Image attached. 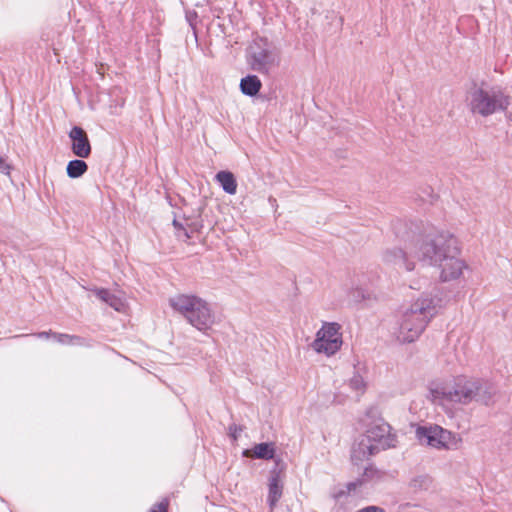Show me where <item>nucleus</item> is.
I'll return each mask as SVG.
<instances>
[{
  "mask_svg": "<svg viewBox=\"0 0 512 512\" xmlns=\"http://www.w3.org/2000/svg\"><path fill=\"white\" fill-rule=\"evenodd\" d=\"M416 436L420 442H425L437 449H457L461 443L459 436L438 425L419 426L416 429Z\"/></svg>",
  "mask_w": 512,
  "mask_h": 512,
  "instance_id": "nucleus-6",
  "label": "nucleus"
},
{
  "mask_svg": "<svg viewBox=\"0 0 512 512\" xmlns=\"http://www.w3.org/2000/svg\"><path fill=\"white\" fill-rule=\"evenodd\" d=\"M246 61L253 71L268 75L279 65L280 58L267 38L256 36L246 49Z\"/></svg>",
  "mask_w": 512,
  "mask_h": 512,
  "instance_id": "nucleus-5",
  "label": "nucleus"
},
{
  "mask_svg": "<svg viewBox=\"0 0 512 512\" xmlns=\"http://www.w3.org/2000/svg\"><path fill=\"white\" fill-rule=\"evenodd\" d=\"M433 487V479L428 474H417L408 482V490L412 494H419Z\"/></svg>",
  "mask_w": 512,
  "mask_h": 512,
  "instance_id": "nucleus-17",
  "label": "nucleus"
},
{
  "mask_svg": "<svg viewBox=\"0 0 512 512\" xmlns=\"http://www.w3.org/2000/svg\"><path fill=\"white\" fill-rule=\"evenodd\" d=\"M364 436L376 445L379 452L395 446L396 439L391 434V427L383 420L371 425Z\"/></svg>",
  "mask_w": 512,
  "mask_h": 512,
  "instance_id": "nucleus-8",
  "label": "nucleus"
},
{
  "mask_svg": "<svg viewBox=\"0 0 512 512\" xmlns=\"http://www.w3.org/2000/svg\"><path fill=\"white\" fill-rule=\"evenodd\" d=\"M337 323H325L317 332L312 348L318 353L327 356L334 355L342 346V336Z\"/></svg>",
  "mask_w": 512,
  "mask_h": 512,
  "instance_id": "nucleus-7",
  "label": "nucleus"
},
{
  "mask_svg": "<svg viewBox=\"0 0 512 512\" xmlns=\"http://www.w3.org/2000/svg\"><path fill=\"white\" fill-rule=\"evenodd\" d=\"M506 117H507V119H508L509 121H511V122H512V112L507 113V114H506Z\"/></svg>",
  "mask_w": 512,
  "mask_h": 512,
  "instance_id": "nucleus-33",
  "label": "nucleus"
},
{
  "mask_svg": "<svg viewBox=\"0 0 512 512\" xmlns=\"http://www.w3.org/2000/svg\"><path fill=\"white\" fill-rule=\"evenodd\" d=\"M228 431H229V436L233 440H237V438L239 437L240 433L242 432V427L238 426L236 424H231L229 426V428H228Z\"/></svg>",
  "mask_w": 512,
  "mask_h": 512,
  "instance_id": "nucleus-25",
  "label": "nucleus"
},
{
  "mask_svg": "<svg viewBox=\"0 0 512 512\" xmlns=\"http://www.w3.org/2000/svg\"><path fill=\"white\" fill-rule=\"evenodd\" d=\"M261 87L262 83L256 75H248L240 81V90L246 96H256Z\"/></svg>",
  "mask_w": 512,
  "mask_h": 512,
  "instance_id": "nucleus-18",
  "label": "nucleus"
},
{
  "mask_svg": "<svg viewBox=\"0 0 512 512\" xmlns=\"http://www.w3.org/2000/svg\"><path fill=\"white\" fill-rule=\"evenodd\" d=\"M511 97L494 86L489 89L474 87L468 96V106L473 114L488 117L499 111H506L510 105Z\"/></svg>",
  "mask_w": 512,
  "mask_h": 512,
  "instance_id": "nucleus-4",
  "label": "nucleus"
},
{
  "mask_svg": "<svg viewBox=\"0 0 512 512\" xmlns=\"http://www.w3.org/2000/svg\"><path fill=\"white\" fill-rule=\"evenodd\" d=\"M436 314L435 299L428 296L417 299L402 315L397 335L398 340L403 343L415 341Z\"/></svg>",
  "mask_w": 512,
  "mask_h": 512,
  "instance_id": "nucleus-3",
  "label": "nucleus"
},
{
  "mask_svg": "<svg viewBox=\"0 0 512 512\" xmlns=\"http://www.w3.org/2000/svg\"><path fill=\"white\" fill-rule=\"evenodd\" d=\"M215 179L217 180V182L220 184V186L226 193H228L230 195H234L236 193L237 182H236L235 176L232 172L219 171L215 175Z\"/></svg>",
  "mask_w": 512,
  "mask_h": 512,
  "instance_id": "nucleus-19",
  "label": "nucleus"
},
{
  "mask_svg": "<svg viewBox=\"0 0 512 512\" xmlns=\"http://www.w3.org/2000/svg\"><path fill=\"white\" fill-rule=\"evenodd\" d=\"M96 296L107 303L110 307L114 308L116 311H120L123 307V303L120 298L110 293L109 290L101 288L96 290Z\"/></svg>",
  "mask_w": 512,
  "mask_h": 512,
  "instance_id": "nucleus-21",
  "label": "nucleus"
},
{
  "mask_svg": "<svg viewBox=\"0 0 512 512\" xmlns=\"http://www.w3.org/2000/svg\"><path fill=\"white\" fill-rule=\"evenodd\" d=\"M350 387L355 391H363L364 389V381L360 375H354L349 382Z\"/></svg>",
  "mask_w": 512,
  "mask_h": 512,
  "instance_id": "nucleus-23",
  "label": "nucleus"
},
{
  "mask_svg": "<svg viewBox=\"0 0 512 512\" xmlns=\"http://www.w3.org/2000/svg\"><path fill=\"white\" fill-rule=\"evenodd\" d=\"M198 15L195 11H187L186 12V19L189 23V25L192 27V29H195V20L197 19Z\"/></svg>",
  "mask_w": 512,
  "mask_h": 512,
  "instance_id": "nucleus-28",
  "label": "nucleus"
},
{
  "mask_svg": "<svg viewBox=\"0 0 512 512\" xmlns=\"http://www.w3.org/2000/svg\"><path fill=\"white\" fill-rule=\"evenodd\" d=\"M435 399H444L450 402L469 404L472 401L486 406L490 405L494 390L492 386L481 379L459 376L452 384L438 385L431 389Z\"/></svg>",
  "mask_w": 512,
  "mask_h": 512,
  "instance_id": "nucleus-2",
  "label": "nucleus"
},
{
  "mask_svg": "<svg viewBox=\"0 0 512 512\" xmlns=\"http://www.w3.org/2000/svg\"><path fill=\"white\" fill-rule=\"evenodd\" d=\"M150 512H168L167 511V504L160 502L158 503L154 508L150 510Z\"/></svg>",
  "mask_w": 512,
  "mask_h": 512,
  "instance_id": "nucleus-31",
  "label": "nucleus"
},
{
  "mask_svg": "<svg viewBox=\"0 0 512 512\" xmlns=\"http://www.w3.org/2000/svg\"><path fill=\"white\" fill-rule=\"evenodd\" d=\"M69 344L70 345H83L84 339L80 336L69 335Z\"/></svg>",
  "mask_w": 512,
  "mask_h": 512,
  "instance_id": "nucleus-29",
  "label": "nucleus"
},
{
  "mask_svg": "<svg viewBox=\"0 0 512 512\" xmlns=\"http://www.w3.org/2000/svg\"><path fill=\"white\" fill-rule=\"evenodd\" d=\"M378 452L376 445L371 443L370 440L363 435L352 447L351 460L354 464H358Z\"/></svg>",
  "mask_w": 512,
  "mask_h": 512,
  "instance_id": "nucleus-13",
  "label": "nucleus"
},
{
  "mask_svg": "<svg viewBox=\"0 0 512 512\" xmlns=\"http://www.w3.org/2000/svg\"><path fill=\"white\" fill-rule=\"evenodd\" d=\"M68 135L74 155L79 158H88L91 154V144L86 131L80 126H74Z\"/></svg>",
  "mask_w": 512,
  "mask_h": 512,
  "instance_id": "nucleus-10",
  "label": "nucleus"
},
{
  "mask_svg": "<svg viewBox=\"0 0 512 512\" xmlns=\"http://www.w3.org/2000/svg\"><path fill=\"white\" fill-rule=\"evenodd\" d=\"M188 323L202 332L210 329L214 325L215 315L205 300H203L201 304H198Z\"/></svg>",
  "mask_w": 512,
  "mask_h": 512,
  "instance_id": "nucleus-11",
  "label": "nucleus"
},
{
  "mask_svg": "<svg viewBox=\"0 0 512 512\" xmlns=\"http://www.w3.org/2000/svg\"><path fill=\"white\" fill-rule=\"evenodd\" d=\"M52 333H53L52 331H43V332L36 333L34 335L39 338H48V337L52 336Z\"/></svg>",
  "mask_w": 512,
  "mask_h": 512,
  "instance_id": "nucleus-32",
  "label": "nucleus"
},
{
  "mask_svg": "<svg viewBox=\"0 0 512 512\" xmlns=\"http://www.w3.org/2000/svg\"><path fill=\"white\" fill-rule=\"evenodd\" d=\"M12 166L6 162V159L0 155V172L5 175H10Z\"/></svg>",
  "mask_w": 512,
  "mask_h": 512,
  "instance_id": "nucleus-26",
  "label": "nucleus"
},
{
  "mask_svg": "<svg viewBox=\"0 0 512 512\" xmlns=\"http://www.w3.org/2000/svg\"><path fill=\"white\" fill-rule=\"evenodd\" d=\"M173 226L177 230L176 235L178 238L184 237L185 240L191 238V235L189 234L188 229L186 228V224L184 225L181 222H179L177 219H174Z\"/></svg>",
  "mask_w": 512,
  "mask_h": 512,
  "instance_id": "nucleus-22",
  "label": "nucleus"
},
{
  "mask_svg": "<svg viewBox=\"0 0 512 512\" xmlns=\"http://www.w3.org/2000/svg\"><path fill=\"white\" fill-rule=\"evenodd\" d=\"M414 253L419 261L437 267L443 282L459 278L466 267L458 258V241L449 232L427 235L416 244Z\"/></svg>",
  "mask_w": 512,
  "mask_h": 512,
  "instance_id": "nucleus-1",
  "label": "nucleus"
},
{
  "mask_svg": "<svg viewBox=\"0 0 512 512\" xmlns=\"http://www.w3.org/2000/svg\"><path fill=\"white\" fill-rule=\"evenodd\" d=\"M88 170V165L82 159H74L68 162L66 167L67 175L70 178H79Z\"/></svg>",
  "mask_w": 512,
  "mask_h": 512,
  "instance_id": "nucleus-20",
  "label": "nucleus"
},
{
  "mask_svg": "<svg viewBox=\"0 0 512 512\" xmlns=\"http://www.w3.org/2000/svg\"><path fill=\"white\" fill-rule=\"evenodd\" d=\"M383 261L389 265L405 268L407 271H412L415 267L414 262L408 259L407 253L400 248L387 249L383 253Z\"/></svg>",
  "mask_w": 512,
  "mask_h": 512,
  "instance_id": "nucleus-14",
  "label": "nucleus"
},
{
  "mask_svg": "<svg viewBox=\"0 0 512 512\" xmlns=\"http://www.w3.org/2000/svg\"><path fill=\"white\" fill-rule=\"evenodd\" d=\"M202 301V298L195 295L179 294L170 298L169 304L175 311L181 314L187 322H189L196 310V307L198 304H201Z\"/></svg>",
  "mask_w": 512,
  "mask_h": 512,
  "instance_id": "nucleus-9",
  "label": "nucleus"
},
{
  "mask_svg": "<svg viewBox=\"0 0 512 512\" xmlns=\"http://www.w3.org/2000/svg\"><path fill=\"white\" fill-rule=\"evenodd\" d=\"M381 477L380 471L377 470L372 465L365 468L362 476L353 482H349L346 485L347 490H340L335 494V498L339 499L342 496L349 494L351 491L356 490L359 486L367 483L368 481H372L374 479H379Z\"/></svg>",
  "mask_w": 512,
  "mask_h": 512,
  "instance_id": "nucleus-15",
  "label": "nucleus"
},
{
  "mask_svg": "<svg viewBox=\"0 0 512 512\" xmlns=\"http://www.w3.org/2000/svg\"><path fill=\"white\" fill-rule=\"evenodd\" d=\"M52 337H54L57 340V342L61 344H69V334L52 333Z\"/></svg>",
  "mask_w": 512,
  "mask_h": 512,
  "instance_id": "nucleus-27",
  "label": "nucleus"
},
{
  "mask_svg": "<svg viewBox=\"0 0 512 512\" xmlns=\"http://www.w3.org/2000/svg\"><path fill=\"white\" fill-rule=\"evenodd\" d=\"M245 457L253 459L270 460L275 456V447L272 442H262L256 444L251 449H246L243 452Z\"/></svg>",
  "mask_w": 512,
  "mask_h": 512,
  "instance_id": "nucleus-16",
  "label": "nucleus"
},
{
  "mask_svg": "<svg viewBox=\"0 0 512 512\" xmlns=\"http://www.w3.org/2000/svg\"><path fill=\"white\" fill-rule=\"evenodd\" d=\"M276 466H278V463H276ZM282 494L283 484L281 483L280 480V470H278L277 467H275L273 470L270 471L268 483L267 503L271 511H273V509L276 507L278 501L282 497Z\"/></svg>",
  "mask_w": 512,
  "mask_h": 512,
  "instance_id": "nucleus-12",
  "label": "nucleus"
},
{
  "mask_svg": "<svg viewBox=\"0 0 512 512\" xmlns=\"http://www.w3.org/2000/svg\"><path fill=\"white\" fill-rule=\"evenodd\" d=\"M356 512H385V510L379 506H367L362 509H359Z\"/></svg>",
  "mask_w": 512,
  "mask_h": 512,
  "instance_id": "nucleus-30",
  "label": "nucleus"
},
{
  "mask_svg": "<svg viewBox=\"0 0 512 512\" xmlns=\"http://www.w3.org/2000/svg\"><path fill=\"white\" fill-rule=\"evenodd\" d=\"M186 228L188 229V232L191 235V233L199 232L200 229L202 228V224L200 223V221L188 222V220L186 219Z\"/></svg>",
  "mask_w": 512,
  "mask_h": 512,
  "instance_id": "nucleus-24",
  "label": "nucleus"
}]
</instances>
